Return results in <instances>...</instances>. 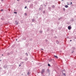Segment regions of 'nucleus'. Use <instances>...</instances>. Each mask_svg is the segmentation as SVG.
<instances>
[{"label": "nucleus", "mask_w": 76, "mask_h": 76, "mask_svg": "<svg viewBox=\"0 0 76 76\" xmlns=\"http://www.w3.org/2000/svg\"><path fill=\"white\" fill-rule=\"evenodd\" d=\"M72 49H73V50H75V47H72Z\"/></svg>", "instance_id": "obj_14"}, {"label": "nucleus", "mask_w": 76, "mask_h": 76, "mask_svg": "<svg viewBox=\"0 0 76 76\" xmlns=\"http://www.w3.org/2000/svg\"><path fill=\"white\" fill-rule=\"evenodd\" d=\"M28 2H29V1H28Z\"/></svg>", "instance_id": "obj_51"}, {"label": "nucleus", "mask_w": 76, "mask_h": 76, "mask_svg": "<svg viewBox=\"0 0 76 76\" xmlns=\"http://www.w3.org/2000/svg\"><path fill=\"white\" fill-rule=\"evenodd\" d=\"M60 19H62V17H61V18H59L58 19V20H60Z\"/></svg>", "instance_id": "obj_11"}, {"label": "nucleus", "mask_w": 76, "mask_h": 76, "mask_svg": "<svg viewBox=\"0 0 76 76\" xmlns=\"http://www.w3.org/2000/svg\"><path fill=\"white\" fill-rule=\"evenodd\" d=\"M21 75H23V74H22Z\"/></svg>", "instance_id": "obj_42"}, {"label": "nucleus", "mask_w": 76, "mask_h": 76, "mask_svg": "<svg viewBox=\"0 0 76 76\" xmlns=\"http://www.w3.org/2000/svg\"><path fill=\"white\" fill-rule=\"evenodd\" d=\"M54 57H55V58H58V57H57V56L54 55Z\"/></svg>", "instance_id": "obj_7"}, {"label": "nucleus", "mask_w": 76, "mask_h": 76, "mask_svg": "<svg viewBox=\"0 0 76 76\" xmlns=\"http://www.w3.org/2000/svg\"><path fill=\"white\" fill-rule=\"evenodd\" d=\"M45 72V70L44 69H43L42 70V72H41V75H42Z\"/></svg>", "instance_id": "obj_1"}, {"label": "nucleus", "mask_w": 76, "mask_h": 76, "mask_svg": "<svg viewBox=\"0 0 76 76\" xmlns=\"http://www.w3.org/2000/svg\"><path fill=\"white\" fill-rule=\"evenodd\" d=\"M30 72H28V73H27V75H30Z\"/></svg>", "instance_id": "obj_5"}, {"label": "nucleus", "mask_w": 76, "mask_h": 76, "mask_svg": "<svg viewBox=\"0 0 76 76\" xmlns=\"http://www.w3.org/2000/svg\"><path fill=\"white\" fill-rule=\"evenodd\" d=\"M43 13H45V11H44L43 12Z\"/></svg>", "instance_id": "obj_25"}, {"label": "nucleus", "mask_w": 76, "mask_h": 76, "mask_svg": "<svg viewBox=\"0 0 76 76\" xmlns=\"http://www.w3.org/2000/svg\"><path fill=\"white\" fill-rule=\"evenodd\" d=\"M51 31H53V30H51Z\"/></svg>", "instance_id": "obj_37"}, {"label": "nucleus", "mask_w": 76, "mask_h": 76, "mask_svg": "<svg viewBox=\"0 0 76 76\" xmlns=\"http://www.w3.org/2000/svg\"><path fill=\"white\" fill-rule=\"evenodd\" d=\"M63 10H64V11H65V10H66V9H65V8H64L63 9Z\"/></svg>", "instance_id": "obj_18"}, {"label": "nucleus", "mask_w": 76, "mask_h": 76, "mask_svg": "<svg viewBox=\"0 0 76 76\" xmlns=\"http://www.w3.org/2000/svg\"><path fill=\"white\" fill-rule=\"evenodd\" d=\"M45 6H46V5H45Z\"/></svg>", "instance_id": "obj_41"}, {"label": "nucleus", "mask_w": 76, "mask_h": 76, "mask_svg": "<svg viewBox=\"0 0 76 76\" xmlns=\"http://www.w3.org/2000/svg\"><path fill=\"white\" fill-rule=\"evenodd\" d=\"M41 50H44L43 49H41Z\"/></svg>", "instance_id": "obj_34"}, {"label": "nucleus", "mask_w": 76, "mask_h": 76, "mask_svg": "<svg viewBox=\"0 0 76 76\" xmlns=\"http://www.w3.org/2000/svg\"><path fill=\"white\" fill-rule=\"evenodd\" d=\"M70 26H68V28L69 30H70V29H72V27Z\"/></svg>", "instance_id": "obj_2"}, {"label": "nucleus", "mask_w": 76, "mask_h": 76, "mask_svg": "<svg viewBox=\"0 0 76 76\" xmlns=\"http://www.w3.org/2000/svg\"><path fill=\"white\" fill-rule=\"evenodd\" d=\"M20 64H22V63H20Z\"/></svg>", "instance_id": "obj_46"}, {"label": "nucleus", "mask_w": 76, "mask_h": 76, "mask_svg": "<svg viewBox=\"0 0 76 76\" xmlns=\"http://www.w3.org/2000/svg\"><path fill=\"white\" fill-rule=\"evenodd\" d=\"M17 1H19V0H17Z\"/></svg>", "instance_id": "obj_40"}, {"label": "nucleus", "mask_w": 76, "mask_h": 76, "mask_svg": "<svg viewBox=\"0 0 76 76\" xmlns=\"http://www.w3.org/2000/svg\"><path fill=\"white\" fill-rule=\"evenodd\" d=\"M41 53H43V51H42L41 52Z\"/></svg>", "instance_id": "obj_39"}, {"label": "nucleus", "mask_w": 76, "mask_h": 76, "mask_svg": "<svg viewBox=\"0 0 76 76\" xmlns=\"http://www.w3.org/2000/svg\"><path fill=\"white\" fill-rule=\"evenodd\" d=\"M35 21V19H33L32 20V22H34Z\"/></svg>", "instance_id": "obj_3"}, {"label": "nucleus", "mask_w": 76, "mask_h": 76, "mask_svg": "<svg viewBox=\"0 0 76 76\" xmlns=\"http://www.w3.org/2000/svg\"><path fill=\"white\" fill-rule=\"evenodd\" d=\"M70 42H71V41H72V40H70Z\"/></svg>", "instance_id": "obj_35"}, {"label": "nucleus", "mask_w": 76, "mask_h": 76, "mask_svg": "<svg viewBox=\"0 0 76 76\" xmlns=\"http://www.w3.org/2000/svg\"><path fill=\"white\" fill-rule=\"evenodd\" d=\"M63 74L64 75V76H66V74L63 73V72H62Z\"/></svg>", "instance_id": "obj_13"}, {"label": "nucleus", "mask_w": 76, "mask_h": 76, "mask_svg": "<svg viewBox=\"0 0 76 76\" xmlns=\"http://www.w3.org/2000/svg\"><path fill=\"white\" fill-rule=\"evenodd\" d=\"M1 1H3V0H1Z\"/></svg>", "instance_id": "obj_36"}, {"label": "nucleus", "mask_w": 76, "mask_h": 76, "mask_svg": "<svg viewBox=\"0 0 76 76\" xmlns=\"http://www.w3.org/2000/svg\"><path fill=\"white\" fill-rule=\"evenodd\" d=\"M65 7L66 8H67V7H69L67 6V5H66L65 6Z\"/></svg>", "instance_id": "obj_8"}, {"label": "nucleus", "mask_w": 76, "mask_h": 76, "mask_svg": "<svg viewBox=\"0 0 76 76\" xmlns=\"http://www.w3.org/2000/svg\"><path fill=\"white\" fill-rule=\"evenodd\" d=\"M48 9L50 10H51V8L50 7H48Z\"/></svg>", "instance_id": "obj_6"}, {"label": "nucleus", "mask_w": 76, "mask_h": 76, "mask_svg": "<svg viewBox=\"0 0 76 76\" xmlns=\"http://www.w3.org/2000/svg\"><path fill=\"white\" fill-rule=\"evenodd\" d=\"M62 1H63V0H62Z\"/></svg>", "instance_id": "obj_45"}, {"label": "nucleus", "mask_w": 76, "mask_h": 76, "mask_svg": "<svg viewBox=\"0 0 76 76\" xmlns=\"http://www.w3.org/2000/svg\"><path fill=\"white\" fill-rule=\"evenodd\" d=\"M1 20H3V19L2 18H1Z\"/></svg>", "instance_id": "obj_29"}, {"label": "nucleus", "mask_w": 76, "mask_h": 76, "mask_svg": "<svg viewBox=\"0 0 76 76\" xmlns=\"http://www.w3.org/2000/svg\"><path fill=\"white\" fill-rule=\"evenodd\" d=\"M17 39H16V41H17Z\"/></svg>", "instance_id": "obj_44"}, {"label": "nucleus", "mask_w": 76, "mask_h": 76, "mask_svg": "<svg viewBox=\"0 0 76 76\" xmlns=\"http://www.w3.org/2000/svg\"><path fill=\"white\" fill-rule=\"evenodd\" d=\"M26 55L27 56H28V53H26Z\"/></svg>", "instance_id": "obj_16"}, {"label": "nucleus", "mask_w": 76, "mask_h": 76, "mask_svg": "<svg viewBox=\"0 0 76 76\" xmlns=\"http://www.w3.org/2000/svg\"><path fill=\"white\" fill-rule=\"evenodd\" d=\"M30 40H31V41H32V39H31Z\"/></svg>", "instance_id": "obj_33"}, {"label": "nucleus", "mask_w": 76, "mask_h": 76, "mask_svg": "<svg viewBox=\"0 0 76 76\" xmlns=\"http://www.w3.org/2000/svg\"><path fill=\"white\" fill-rule=\"evenodd\" d=\"M2 56H3V55H2Z\"/></svg>", "instance_id": "obj_47"}, {"label": "nucleus", "mask_w": 76, "mask_h": 76, "mask_svg": "<svg viewBox=\"0 0 76 76\" xmlns=\"http://www.w3.org/2000/svg\"><path fill=\"white\" fill-rule=\"evenodd\" d=\"M41 6H42V5Z\"/></svg>", "instance_id": "obj_50"}, {"label": "nucleus", "mask_w": 76, "mask_h": 76, "mask_svg": "<svg viewBox=\"0 0 76 76\" xmlns=\"http://www.w3.org/2000/svg\"><path fill=\"white\" fill-rule=\"evenodd\" d=\"M52 7V8H54L55 7V6L54 5H53Z\"/></svg>", "instance_id": "obj_9"}, {"label": "nucleus", "mask_w": 76, "mask_h": 76, "mask_svg": "<svg viewBox=\"0 0 76 76\" xmlns=\"http://www.w3.org/2000/svg\"><path fill=\"white\" fill-rule=\"evenodd\" d=\"M26 7H27L26 6V7H25L24 8V9H26Z\"/></svg>", "instance_id": "obj_23"}, {"label": "nucleus", "mask_w": 76, "mask_h": 76, "mask_svg": "<svg viewBox=\"0 0 76 76\" xmlns=\"http://www.w3.org/2000/svg\"><path fill=\"white\" fill-rule=\"evenodd\" d=\"M14 13H15V14H17V12H14Z\"/></svg>", "instance_id": "obj_22"}, {"label": "nucleus", "mask_w": 76, "mask_h": 76, "mask_svg": "<svg viewBox=\"0 0 76 76\" xmlns=\"http://www.w3.org/2000/svg\"><path fill=\"white\" fill-rule=\"evenodd\" d=\"M21 66V65L20 64L19 65V67H20V66Z\"/></svg>", "instance_id": "obj_30"}, {"label": "nucleus", "mask_w": 76, "mask_h": 76, "mask_svg": "<svg viewBox=\"0 0 76 76\" xmlns=\"http://www.w3.org/2000/svg\"><path fill=\"white\" fill-rule=\"evenodd\" d=\"M25 60L26 61H27V60H28V58H25Z\"/></svg>", "instance_id": "obj_10"}, {"label": "nucleus", "mask_w": 76, "mask_h": 76, "mask_svg": "<svg viewBox=\"0 0 76 76\" xmlns=\"http://www.w3.org/2000/svg\"><path fill=\"white\" fill-rule=\"evenodd\" d=\"M7 55H10V53H7Z\"/></svg>", "instance_id": "obj_21"}, {"label": "nucleus", "mask_w": 76, "mask_h": 76, "mask_svg": "<svg viewBox=\"0 0 76 76\" xmlns=\"http://www.w3.org/2000/svg\"><path fill=\"white\" fill-rule=\"evenodd\" d=\"M48 66H51V65H50V64H48Z\"/></svg>", "instance_id": "obj_17"}, {"label": "nucleus", "mask_w": 76, "mask_h": 76, "mask_svg": "<svg viewBox=\"0 0 76 76\" xmlns=\"http://www.w3.org/2000/svg\"><path fill=\"white\" fill-rule=\"evenodd\" d=\"M52 61V59H51L49 60V61L50 62H51Z\"/></svg>", "instance_id": "obj_15"}, {"label": "nucleus", "mask_w": 76, "mask_h": 76, "mask_svg": "<svg viewBox=\"0 0 76 76\" xmlns=\"http://www.w3.org/2000/svg\"><path fill=\"white\" fill-rule=\"evenodd\" d=\"M39 32H40V33H42V31H39Z\"/></svg>", "instance_id": "obj_20"}, {"label": "nucleus", "mask_w": 76, "mask_h": 76, "mask_svg": "<svg viewBox=\"0 0 76 76\" xmlns=\"http://www.w3.org/2000/svg\"><path fill=\"white\" fill-rule=\"evenodd\" d=\"M32 5H33L32 4H31V6H32Z\"/></svg>", "instance_id": "obj_43"}, {"label": "nucleus", "mask_w": 76, "mask_h": 76, "mask_svg": "<svg viewBox=\"0 0 76 76\" xmlns=\"http://www.w3.org/2000/svg\"><path fill=\"white\" fill-rule=\"evenodd\" d=\"M72 4V2H71L70 4Z\"/></svg>", "instance_id": "obj_31"}, {"label": "nucleus", "mask_w": 76, "mask_h": 76, "mask_svg": "<svg viewBox=\"0 0 76 76\" xmlns=\"http://www.w3.org/2000/svg\"><path fill=\"white\" fill-rule=\"evenodd\" d=\"M58 4H60V2H58Z\"/></svg>", "instance_id": "obj_28"}, {"label": "nucleus", "mask_w": 76, "mask_h": 76, "mask_svg": "<svg viewBox=\"0 0 76 76\" xmlns=\"http://www.w3.org/2000/svg\"><path fill=\"white\" fill-rule=\"evenodd\" d=\"M3 9H2L1 10V11H3Z\"/></svg>", "instance_id": "obj_32"}, {"label": "nucleus", "mask_w": 76, "mask_h": 76, "mask_svg": "<svg viewBox=\"0 0 76 76\" xmlns=\"http://www.w3.org/2000/svg\"><path fill=\"white\" fill-rule=\"evenodd\" d=\"M39 9H40V8H39Z\"/></svg>", "instance_id": "obj_48"}, {"label": "nucleus", "mask_w": 76, "mask_h": 76, "mask_svg": "<svg viewBox=\"0 0 76 76\" xmlns=\"http://www.w3.org/2000/svg\"><path fill=\"white\" fill-rule=\"evenodd\" d=\"M47 71L48 72H50V70H49V69H47Z\"/></svg>", "instance_id": "obj_19"}, {"label": "nucleus", "mask_w": 76, "mask_h": 76, "mask_svg": "<svg viewBox=\"0 0 76 76\" xmlns=\"http://www.w3.org/2000/svg\"><path fill=\"white\" fill-rule=\"evenodd\" d=\"M56 43H57V44H58V43H59V42L58 41V40H57L56 41Z\"/></svg>", "instance_id": "obj_12"}, {"label": "nucleus", "mask_w": 76, "mask_h": 76, "mask_svg": "<svg viewBox=\"0 0 76 76\" xmlns=\"http://www.w3.org/2000/svg\"><path fill=\"white\" fill-rule=\"evenodd\" d=\"M74 52V50H73V51L72 52V53H73Z\"/></svg>", "instance_id": "obj_24"}, {"label": "nucleus", "mask_w": 76, "mask_h": 76, "mask_svg": "<svg viewBox=\"0 0 76 76\" xmlns=\"http://www.w3.org/2000/svg\"><path fill=\"white\" fill-rule=\"evenodd\" d=\"M0 61H1V60H0Z\"/></svg>", "instance_id": "obj_49"}, {"label": "nucleus", "mask_w": 76, "mask_h": 76, "mask_svg": "<svg viewBox=\"0 0 76 76\" xmlns=\"http://www.w3.org/2000/svg\"><path fill=\"white\" fill-rule=\"evenodd\" d=\"M21 63H23V62H22Z\"/></svg>", "instance_id": "obj_38"}, {"label": "nucleus", "mask_w": 76, "mask_h": 76, "mask_svg": "<svg viewBox=\"0 0 76 76\" xmlns=\"http://www.w3.org/2000/svg\"><path fill=\"white\" fill-rule=\"evenodd\" d=\"M25 15H26H26H27L26 13H25Z\"/></svg>", "instance_id": "obj_26"}, {"label": "nucleus", "mask_w": 76, "mask_h": 76, "mask_svg": "<svg viewBox=\"0 0 76 76\" xmlns=\"http://www.w3.org/2000/svg\"><path fill=\"white\" fill-rule=\"evenodd\" d=\"M45 41L46 42H47V40L45 39Z\"/></svg>", "instance_id": "obj_27"}, {"label": "nucleus", "mask_w": 76, "mask_h": 76, "mask_svg": "<svg viewBox=\"0 0 76 76\" xmlns=\"http://www.w3.org/2000/svg\"><path fill=\"white\" fill-rule=\"evenodd\" d=\"M16 25H18V22H17V21H16L15 22Z\"/></svg>", "instance_id": "obj_4"}]
</instances>
